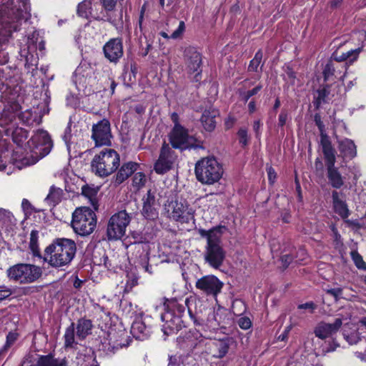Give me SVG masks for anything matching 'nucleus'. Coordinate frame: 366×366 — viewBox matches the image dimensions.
Listing matches in <instances>:
<instances>
[{
    "instance_id": "1",
    "label": "nucleus",
    "mask_w": 366,
    "mask_h": 366,
    "mask_svg": "<svg viewBox=\"0 0 366 366\" xmlns=\"http://www.w3.org/2000/svg\"><path fill=\"white\" fill-rule=\"evenodd\" d=\"M225 229L224 226L219 225L209 230L204 229L198 230L199 235L207 239L204 259L214 269H219L223 264L226 257V252L221 245L222 235Z\"/></svg>"
},
{
    "instance_id": "2",
    "label": "nucleus",
    "mask_w": 366,
    "mask_h": 366,
    "mask_svg": "<svg viewBox=\"0 0 366 366\" xmlns=\"http://www.w3.org/2000/svg\"><path fill=\"white\" fill-rule=\"evenodd\" d=\"M76 252L74 241L59 238L55 239L45 249V255L49 257V264L54 267L69 264L74 259Z\"/></svg>"
},
{
    "instance_id": "3",
    "label": "nucleus",
    "mask_w": 366,
    "mask_h": 366,
    "mask_svg": "<svg viewBox=\"0 0 366 366\" xmlns=\"http://www.w3.org/2000/svg\"><path fill=\"white\" fill-rule=\"evenodd\" d=\"M31 147L30 153L16 162V166L21 169L36 164L39 159L46 156L51 150L53 142L50 135L44 130L39 131L29 142Z\"/></svg>"
},
{
    "instance_id": "4",
    "label": "nucleus",
    "mask_w": 366,
    "mask_h": 366,
    "mask_svg": "<svg viewBox=\"0 0 366 366\" xmlns=\"http://www.w3.org/2000/svg\"><path fill=\"white\" fill-rule=\"evenodd\" d=\"M194 173L197 179L203 184H214L222 178V165L214 157H203L195 164Z\"/></svg>"
},
{
    "instance_id": "5",
    "label": "nucleus",
    "mask_w": 366,
    "mask_h": 366,
    "mask_svg": "<svg viewBox=\"0 0 366 366\" xmlns=\"http://www.w3.org/2000/svg\"><path fill=\"white\" fill-rule=\"evenodd\" d=\"M120 158L119 154L113 149H104L96 154L92 162V172L101 177H108L119 167Z\"/></svg>"
},
{
    "instance_id": "6",
    "label": "nucleus",
    "mask_w": 366,
    "mask_h": 366,
    "mask_svg": "<svg viewBox=\"0 0 366 366\" xmlns=\"http://www.w3.org/2000/svg\"><path fill=\"white\" fill-rule=\"evenodd\" d=\"M96 226V214L89 207H79L73 212L71 227L78 235L82 237L89 235L94 232Z\"/></svg>"
},
{
    "instance_id": "7",
    "label": "nucleus",
    "mask_w": 366,
    "mask_h": 366,
    "mask_svg": "<svg viewBox=\"0 0 366 366\" xmlns=\"http://www.w3.org/2000/svg\"><path fill=\"white\" fill-rule=\"evenodd\" d=\"M94 325L92 321L85 317L80 318L76 323L71 322L66 328L64 340L65 348H74L78 344L75 340H84L89 335L92 334Z\"/></svg>"
},
{
    "instance_id": "8",
    "label": "nucleus",
    "mask_w": 366,
    "mask_h": 366,
    "mask_svg": "<svg viewBox=\"0 0 366 366\" xmlns=\"http://www.w3.org/2000/svg\"><path fill=\"white\" fill-rule=\"evenodd\" d=\"M41 267L32 264L19 263L7 269L8 277L20 284L36 282L42 275Z\"/></svg>"
},
{
    "instance_id": "9",
    "label": "nucleus",
    "mask_w": 366,
    "mask_h": 366,
    "mask_svg": "<svg viewBox=\"0 0 366 366\" xmlns=\"http://www.w3.org/2000/svg\"><path fill=\"white\" fill-rule=\"evenodd\" d=\"M131 221V217L125 211H120L113 214L108 222L107 234L109 240L121 239L126 232V228Z\"/></svg>"
},
{
    "instance_id": "10",
    "label": "nucleus",
    "mask_w": 366,
    "mask_h": 366,
    "mask_svg": "<svg viewBox=\"0 0 366 366\" xmlns=\"http://www.w3.org/2000/svg\"><path fill=\"white\" fill-rule=\"evenodd\" d=\"M164 209L168 217L174 221L188 223L194 219V212L186 202L170 201L165 204Z\"/></svg>"
},
{
    "instance_id": "11",
    "label": "nucleus",
    "mask_w": 366,
    "mask_h": 366,
    "mask_svg": "<svg viewBox=\"0 0 366 366\" xmlns=\"http://www.w3.org/2000/svg\"><path fill=\"white\" fill-rule=\"evenodd\" d=\"M327 168V177L330 185L340 189L344 185V178L337 167H335L336 152L334 148L322 151Z\"/></svg>"
},
{
    "instance_id": "12",
    "label": "nucleus",
    "mask_w": 366,
    "mask_h": 366,
    "mask_svg": "<svg viewBox=\"0 0 366 366\" xmlns=\"http://www.w3.org/2000/svg\"><path fill=\"white\" fill-rule=\"evenodd\" d=\"M112 138L111 124L108 119H103L92 125L91 139L94 142L95 147L111 146Z\"/></svg>"
},
{
    "instance_id": "13",
    "label": "nucleus",
    "mask_w": 366,
    "mask_h": 366,
    "mask_svg": "<svg viewBox=\"0 0 366 366\" xmlns=\"http://www.w3.org/2000/svg\"><path fill=\"white\" fill-rule=\"evenodd\" d=\"M184 59L187 71L189 75L194 74L193 81L198 82L202 79V56L194 47H187L184 51Z\"/></svg>"
},
{
    "instance_id": "14",
    "label": "nucleus",
    "mask_w": 366,
    "mask_h": 366,
    "mask_svg": "<svg viewBox=\"0 0 366 366\" xmlns=\"http://www.w3.org/2000/svg\"><path fill=\"white\" fill-rule=\"evenodd\" d=\"M224 283L214 275H205L198 279L195 287L200 292L207 295L216 297L222 290Z\"/></svg>"
},
{
    "instance_id": "15",
    "label": "nucleus",
    "mask_w": 366,
    "mask_h": 366,
    "mask_svg": "<svg viewBox=\"0 0 366 366\" xmlns=\"http://www.w3.org/2000/svg\"><path fill=\"white\" fill-rule=\"evenodd\" d=\"M177 154L168 144L164 142L160 149L159 157L154 164V170L157 174H164L170 170L177 159Z\"/></svg>"
},
{
    "instance_id": "16",
    "label": "nucleus",
    "mask_w": 366,
    "mask_h": 366,
    "mask_svg": "<svg viewBox=\"0 0 366 366\" xmlns=\"http://www.w3.org/2000/svg\"><path fill=\"white\" fill-rule=\"evenodd\" d=\"M169 142L172 148L184 149L192 146L193 137L189 135L188 130L182 126L174 127L169 134Z\"/></svg>"
},
{
    "instance_id": "17",
    "label": "nucleus",
    "mask_w": 366,
    "mask_h": 366,
    "mask_svg": "<svg viewBox=\"0 0 366 366\" xmlns=\"http://www.w3.org/2000/svg\"><path fill=\"white\" fill-rule=\"evenodd\" d=\"M161 318L164 322L162 330L164 334L167 336L176 333L182 327H186L183 319L181 317L177 316L175 312L166 311L162 315Z\"/></svg>"
},
{
    "instance_id": "18",
    "label": "nucleus",
    "mask_w": 366,
    "mask_h": 366,
    "mask_svg": "<svg viewBox=\"0 0 366 366\" xmlns=\"http://www.w3.org/2000/svg\"><path fill=\"white\" fill-rule=\"evenodd\" d=\"M103 52L105 58L110 62L117 63L124 54L122 39H111L103 46Z\"/></svg>"
},
{
    "instance_id": "19",
    "label": "nucleus",
    "mask_w": 366,
    "mask_h": 366,
    "mask_svg": "<svg viewBox=\"0 0 366 366\" xmlns=\"http://www.w3.org/2000/svg\"><path fill=\"white\" fill-rule=\"evenodd\" d=\"M155 191L149 189L145 196H144L143 207L142 210V215L147 219L154 220L158 218L159 204L157 203Z\"/></svg>"
},
{
    "instance_id": "20",
    "label": "nucleus",
    "mask_w": 366,
    "mask_h": 366,
    "mask_svg": "<svg viewBox=\"0 0 366 366\" xmlns=\"http://www.w3.org/2000/svg\"><path fill=\"white\" fill-rule=\"evenodd\" d=\"M342 320L341 318H336L334 323H320L315 329L316 337L324 340L335 334L341 327Z\"/></svg>"
},
{
    "instance_id": "21",
    "label": "nucleus",
    "mask_w": 366,
    "mask_h": 366,
    "mask_svg": "<svg viewBox=\"0 0 366 366\" xmlns=\"http://www.w3.org/2000/svg\"><path fill=\"white\" fill-rule=\"evenodd\" d=\"M139 164L134 162H128L123 164L117 174L114 177V183L119 185L134 174L138 169Z\"/></svg>"
},
{
    "instance_id": "22",
    "label": "nucleus",
    "mask_w": 366,
    "mask_h": 366,
    "mask_svg": "<svg viewBox=\"0 0 366 366\" xmlns=\"http://www.w3.org/2000/svg\"><path fill=\"white\" fill-rule=\"evenodd\" d=\"M150 332V327L146 326L141 319H137L133 322L131 327V333L137 340H144L147 339L149 336Z\"/></svg>"
},
{
    "instance_id": "23",
    "label": "nucleus",
    "mask_w": 366,
    "mask_h": 366,
    "mask_svg": "<svg viewBox=\"0 0 366 366\" xmlns=\"http://www.w3.org/2000/svg\"><path fill=\"white\" fill-rule=\"evenodd\" d=\"M314 121L315 124L318 127L320 133V145L322 151H325L330 149H332V142L325 132V126L322 121L321 116L319 113L314 115Z\"/></svg>"
},
{
    "instance_id": "24",
    "label": "nucleus",
    "mask_w": 366,
    "mask_h": 366,
    "mask_svg": "<svg viewBox=\"0 0 366 366\" xmlns=\"http://www.w3.org/2000/svg\"><path fill=\"white\" fill-rule=\"evenodd\" d=\"M338 148L344 157L354 158L357 155L356 146L354 142L349 139H344L338 142Z\"/></svg>"
},
{
    "instance_id": "25",
    "label": "nucleus",
    "mask_w": 366,
    "mask_h": 366,
    "mask_svg": "<svg viewBox=\"0 0 366 366\" xmlns=\"http://www.w3.org/2000/svg\"><path fill=\"white\" fill-rule=\"evenodd\" d=\"M332 202L334 209L342 219H346L350 215V212L347 208V204L341 200L339 197V193L337 191H333L332 193Z\"/></svg>"
},
{
    "instance_id": "26",
    "label": "nucleus",
    "mask_w": 366,
    "mask_h": 366,
    "mask_svg": "<svg viewBox=\"0 0 366 366\" xmlns=\"http://www.w3.org/2000/svg\"><path fill=\"white\" fill-rule=\"evenodd\" d=\"M117 1H118V0H102L103 7L104 8L105 11L107 12V16L106 17L97 16V17L94 18V20L109 21V22L117 21V19L114 18L112 16L117 11L115 10V6L117 5Z\"/></svg>"
},
{
    "instance_id": "27",
    "label": "nucleus",
    "mask_w": 366,
    "mask_h": 366,
    "mask_svg": "<svg viewBox=\"0 0 366 366\" xmlns=\"http://www.w3.org/2000/svg\"><path fill=\"white\" fill-rule=\"evenodd\" d=\"M218 112L215 110H205L201 117V122L206 131L212 132L216 127L215 117Z\"/></svg>"
},
{
    "instance_id": "28",
    "label": "nucleus",
    "mask_w": 366,
    "mask_h": 366,
    "mask_svg": "<svg viewBox=\"0 0 366 366\" xmlns=\"http://www.w3.org/2000/svg\"><path fill=\"white\" fill-rule=\"evenodd\" d=\"M36 366H67L66 359L55 358L51 354L41 355L36 362Z\"/></svg>"
},
{
    "instance_id": "29",
    "label": "nucleus",
    "mask_w": 366,
    "mask_h": 366,
    "mask_svg": "<svg viewBox=\"0 0 366 366\" xmlns=\"http://www.w3.org/2000/svg\"><path fill=\"white\" fill-rule=\"evenodd\" d=\"M16 224V219L8 209L0 208V228L9 230Z\"/></svg>"
},
{
    "instance_id": "30",
    "label": "nucleus",
    "mask_w": 366,
    "mask_h": 366,
    "mask_svg": "<svg viewBox=\"0 0 366 366\" xmlns=\"http://www.w3.org/2000/svg\"><path fill=\"white\" fill-rule=\"evenodd\" d=\"M63 195L64 192L61 188L52 185L50 187L49 194L46 197L44 201L49 206L55 207L56 205L61 202Z\"/></svg>"
},
{
    "instance_id": "31",
    "label": "nucleus",
    "mask_w": 366,
    "mask_h": 366,
    "mask_svg": "<svg viewBox=\"0 0 366 366\" xmlns=\"http://www.w3.org/2000/svg\"><path fill=\"white\" fill-rule=\"evenodd\" d=\"M362 48L351 49L347 52H343L341 54H333L332 56L334 60L337 62L347 61L350 64L356 61L359 56Z\"/></svg>"
},
{
    "instance_id": "32",
    "label": "nucleus",
    "mask_w": 366,
    "mask_h": 366,
    "mask_svg": "<svg viewBox=\"0 0 366 366\" xmlns=\"http://www.w3.org/2000/svg\"><path fill=\"white\" fill-rule=\"evenodd\" d=\"M330 95V85L326 84L317 90V96H315L313 104L319 109L322 103H327Z\"/></svg>"
},
{
    "instance_id": "33",
    "label": "nucleus",
    "mask_w": 366,
    "mask_h": 366,
    "mask_svg": "<svg viewBox=\"0 0 366 366\" xmlns=\"http://www.w3.org/2000/svg\"><path fill=\"white\" fill-rule=\"evenodd\" d=\"M91 10L92 1L84 0L78 5L77 14L79 16H81L91 21H92V19H94L95 18L92 16Z\"/></svg>"
},
{
    "instance_id": "34",
    "label": "nucleus",
    "mask_w": 366,
    "mask_h": 366,
    "mask_svg": "<svg viewBox=\"0 0 366 366\" xmlns=\"http://www.w3.org/2000/svg\"><path fill=\"white\" fill-rule=\"evenodd\" d=\"M112 337H110L109 340H105L102 342V350L107 353V355L114 354L117 350L119 348H122L123 347H127L129 345V342L127 344L122 342H117L115 341H112Z\"/></svg>"
},
{
    "instance_id": "35",
    "label": "nucleus",
    "mask_w": 366,
    "mask_h": 366,
    "mask_svg": "<svg viewBox=\"0 0 366 366\" xmlns=\"http://www.w3.org/2000/svg\"><path fill=\"white\" fill-rule=\"evenodd\" d=\"M215 346L217 349V352L213 355V357L216 358H222L228 352L230 340L229 338L219 340L215 342Z\"/></svg>"
},
{
    "instance_id": "36",
    "label": "nucleus",
    "mask_w": 366,
    "mask_h": 366,
    "mask_svg": "<svg viewBox=\"0 0 366 366\" xmlns=\"http://www.w3.org/2000/svg\"><path fill=\"white\" fill-rule=\"evenodd\" d=\"M38 239L39 231L35 229L32 230L30 234L29 248L34 256L41 257Z\"/></svg>"
},
{
    "instance_id": "37",
    "label": "nucleus",
    "mask_w": 366,
    "mask_h": 366,
    "mask_svg": "<svg viewBox=\"0 0 366 366\" xmlns=\"http://www.w3.org/2000/svg\"><path fill=\"white\" fill-rule=\"evenodd\" d=\"M81 194L86 197H88L94 209H97V207L96 205L97 202L95 198L97 194V189L89 185H84L81 187Z\"/></svg>"
},
{
    "instance_id": "38",
    "label": "nucleus",
    "mask_w": 366,
    "mask_h": 366,
    "mask_svg": "<svg viewBox=\"0 0 366 366\" xmlns=\"http://www.w3.org/2000/svg\"><path fill=\"white\" fill-rule=\"evenodd\" d=\"M207 323L208 327L213 330L218 329L221 324V317L217 311H212L208 314Z\"/></svg>"
},
{
    "instance_id": "39",
    "label": "nucleus",
    "mask_w": 366,
    "mask_h": 366,
    "mask_svg": "<svg viewBox=\"0 0 366 366\" xmlns=\"http://www.w3.org/2000/svg\"><path fill=\"white\" fill-rule=\"evenodd\" d=\"M262 51L259 49L256 52L254 58L250 61L248 66V71L255 72L258 71V68L262 62Z\"/></svg>"
},
{
    "instance_id": "40",
    "label": "nucleus",
    "mask_w": 366,
    "mask_h": 366,
    "mask_svg": "<svg viewBox=\"0 0 366 366\" xmlns=\"http://www.w3.org/2000/svg\"><path fill=\"white\" fill-rule=\"evenodd\" d=\"M147 182V178L143 172H136L132 177V186L139 190L143 187Z\"/></svg>"
},
{
    "instance_id": "41",
    "label": "nucleus",
    "mask_w": 366,
    "mask_h": 366,
    "mask_svg": "<svg viewBox=\"0 0 366 366\" xmlns=\"http://www.w3.org/2000/svg\"><path fill=\"white\" fill-rule=\"evenodd\" d=\"M336 69H337V65L332 60L329 61L325 64V66L323 69V71H322L324 80L325 81L329 80L330 78L335 74V73L336 71Z\"/></svg>"
},
{
    "instance_id": "42",
    "label": "nucleus",
    "mask_w": 366,
    "mask_h": 366,
    "mask_svg": "<svg viewBox=\"0 0 366 366\" xmlns=\"http://www.w3.org/2000/svg\"><path fill=\"white\" fill-rule=\"evenodd\" d=\"M184 30H185L184 24H179L178 28L176 30H174L173 32H172L171 34H169L166 31H161L160 35L166 39L171 38L173 39H177L182 35Z\"/></svg>"
},
{
    "instance_id": "43",
    "label": "nucleus",
    "mask_w": 366,
    "mask_h": 366,
    "mask_svg": "<svg viewBox=\"0 0 366 366\" xmlns=\"http://www.w3.org/2000/svg\"><path fill=\"white\" fill-rule=\"evenodd\" d=\"M350 254L356 267L358 269L366 270V263L363 260L362 257L357 251H352Z\"/></svg>"
},
{
    "instance_id": "44",
    "label": "nucleus",
    "mask_w": 366,
    "mask_h": 366,
    "mask_svg": "<svg viewBox=\"0 0 366 366\" xmlns=\"http://www.w3.org/2000/svg\"><path fill=\"white\" fill-rule=\"evenodd\" d=\"M10 24H0V43L4 42L11 36L12 31Z\"/></svg>"
},
{
    "instance_id": "45",
    "label": "nucleus",
    "mask_w": 366,
    "mask_h": 366,
    "mask_svg": "<svg viewBox=\"0 0 366 366\" xmlns=\"http://www.w3.org/2000/svg\"><path fill=\"white\" fill-rule=\"evenodd\" d=\"M11 109L13 111L11 114H7L6 112L2 114V119H4L7 122H11L15 119L16 115L14 113L21 109V106L19 104H14L11 106Z\"/></svg>"
},
{
    "instance_id": "46",
    "label": "nucleus",
    "mask_w": 366,
    "mask_h": 366,
    "mask_svg": "<svg viewBox=\"0 0 366 366\" xmlns=\"http://www.w3.org/2000/svg\"><path fill=\"white\" fill-rule=\"evenodd\" d=\"M285 74L284 79L291 84H294L296 79L295 72L289 66L284 68Z\"/></svg>"
},
{
    "instance_id": "47",
    "label": "nucleus",
    "mask_w": 366,
    "mask_h": 366,
    "mask_svg": "<svg viewBox=\"0 0 366 366\" xmlns=\"http://www.w3.org/2000/svg\"><path fill=\"white\" fill-rule=\"evenodd\" d=\"M172 309L169 310L172 312H175L177 316L181 317L182 319L184 314L185 313L186 307L184 305H180L176 302L172 303Z\"/></svg>"
},
{
    "instance_id": "48",
    "label": "nucleus",
    "mask_w": 366,
    "mask_h": 366,
    "mask_svg": "<svg viewBox=\"0 0 366 366\" xmlns=\"http://www.w3.org/2000/svg\"><path fill=\"white\" fill-rule=\"evenodd\" d=\"M239 142L242 146H246L248 144V134L247 130L245 128H240L237 132Z\"/></svg>"
},
{
    "instance_id": "49",
    "label": "nucleus",
    "mask_w": 366,
    "mask_h": 366,
    "mask_svg": "<svg viewBox=\"0 0 366 366\" xmlns=\"http://www.w3.org/2000/svg\"><path fill=\"white\" fill-rule=\"evenodd\" d=\"M237 325L242 330H248L252 327V321L247 317H241L237 320Z\"/></svg>"
},
{
    "instance_id": "50",
    "label": "nucleus",
    "mask_w": 366,
    "mask_h": 366,
    "mask_svg": "<svg viewBox=\"0 0 366 366\" xmlns=\"http://www.w3.org/2000/svg\"><path fill=\"white\" fill-rule=\"evenodd\" d=\"M262 86L259 84V85H257V86H255L254 89L244 92L242 94V99L245 102H247L249 99L250 97L257 94L262 89Z\"/></svg>"
},
{
    "instance_id": "51",
    "label": "nucleus",
    "mask_w": 366,
    "mask_h": 366,
    "mask_svg": "<svg viewBox=\"0 0 366 366\" xmlns=\"http://www.w3.org/2000/svg\"><path fill=\"white\" fill-rule=\"evenodd\" d=\"M326 292L332 295L335 301H338L342 296V289L340 287L327 290Z\"/></svg>"
},
{
    "instance_id": "52",
    "label": "nucleus",
    "mask_w": 366,
    "mask_h": 366,
    "mask_svg": "<svg viewBox=\"0 0 366 366\" xmlns=\"http://www.w3.org/2000/svg\"><path fill=\"white\" fill-rule=\"evenodd\" d=\"M85 358L84 366H99V364L96 359V356H94V354L88 355Z\"/></svg>"
},
{
    "instance_id": "53",
    "label": "nucleus",
    "mask_w": 366,
    "mask_h": 366,
    "mask_svg": "<svg viewBox=\"0 0 366 366\" xmlns=\"http://www.w3.org/2000/svg\"><path fill=\"white\" fill-rule=\"evenodd\" d=\"M316 305L313 302H308L304 304L299 305L297 308L300 310H308L311 313L316 309Z\"/></svg>"
},
{
    "instance_id": "54",
    "label": "nucleus",
    "mask_w": 366,
    "mask_h": 366,
    "mask_svg": "<svg viewBox=\"0 0 366 366\" xmlns=\"http://www.w3.org/2000/svg\"><path fill=\"white\" fill-rule=\"evenodd\" d=\"M12 291L6 287H0V301L8 298L11 295Z\"/></svg>"
},
{
    "instance_id": "55",
    "label": "nucleus",
    "mask_w": 366,
    "mask_h": 366,
    "mask_svg": "<svg viewBox=\"0 0 366 366\" xmlns=\"http://www.w3.org/2000/svg\"><path fill=\"white\" fill-rule=\"evenodd\" d=\"M181 359L179 356L171 355L169 357L167 366H180Z\"/></svg>"
},
{
    "instance_id": "56",
    "label": "nucleus",
    "mask_w": 366,
    "mask_h": 366,
    "mask_svg": "<svg viewBox=\"0 0 366 366\" xmlns=\"http://www.w3.org/2000/svg\"><path fill=\"white\" fill-rule=\"evenodd\" d=\"M339 346L335 341L329 342L325 347L322 348V352L325 353L333 352Z\"/></svg>"
},
{
    "instance_id": "57",
    "label": "nucleus",
    "mask_w": 366,
    "mask_h": 366,
    "mask_svg": "<svg viewBox=\"0 0 366 366\" xmlns=\"http://www.w3.org/2000/svg\"><path fill=\"white\" fill-rule=\"evenodd\" d=\"M292 260L293 257L290 254H284L281 257V261L285 267H287Z\"/></svg>"
},
{
    "instance_id": "58",
    "label": "nucleus",
    "mask_w": 366,
    "mask_h": 366,
    "mask_svg": "<svg viewBox=\"0 0 366 366\" xmlns=\"http://www.w3.org/2000/svg\"><path fill=\"white\" fill-rule=\"evenodd\" d=\"M287 119V114L286 112H282L279 115V126L284 127Z\"/></svg>"
},
{
    "instance_id": "59",
    "label": "nucleus",
    "mask_w": 366,
    "mask_h": 366,
    "mask_svg": "<svg viewBox=\"0 0 366 366\" xmlns=\"http://www.w3.org/2000/svg\"><path fill=\"white\" fill-rule=\"evenodd\" d=\"M17 340V334L9 332L6 337V345H11Z\"/></svg>"
},
{
    "instance_id": "60",
    "label": "nucleus",
    "mask_w": 366,
    "mask_h": 366,
    "mask_svg": "<svg viewBox=\"0 0 366 366\" xmlns=\"http://www.w3.org/2000/svg\"><path fill=\"white\" fill-rule=\"evenodd\" d=\"M39 36V32L38 31H34L31 35L29 36L28 38L32 44H36L38 41Z\"/></svg>"
},
{
    "instance_id": "61",
    "label": "nucleus",
    "mask_w": 366,
    "mask_h": 366,
    "mask_svg": "<svg viewBox=\"0 0 366 366\" xmlns=\"http://www.w3.org/2000/svg\"><path fill=\"white\" fill-rule=\"evenodd\" d=\"M345 223L349 227H356L357 229L361 228V225H360V222H358V220H357V219H355V220L346 219L345 220Z\"/></svg>"
},
{
    "instance_id": "62",
    "label": "nucleus",
    "mask_w": 366,
    "mask_h": 366,
    "mask_svg": "<svg viewBox=\"0 0 366 366\" xmlns=\"http://www.w3.org/2000/svg\"><path fill=\"white\" fill-rule=\"evenodd\" d=\"M262 126L260 120H256L254 122L253 124V129L256 133V137H258L259 136V129Z\"/></svg>"
},
{
    "instance_id": "63",
    "label": "nucleus",
    "mask_w": 366,
    "mask_h": 366,
    "mask_svg": "<svg viewBox=\"0 0 366 366\" xmlns=\"http://www.w3.org/2000/svg\"><path fill=\"white\" fill-rule=\"evenodd\" d=\"M171 120L174 123V127L182 126L179 122V115L176 112H173L171 114Z\"/></svg>"
},
{
    "instance_id": "64",
    "label": "nucleus",
    "mask_w": 366,
    "mask_h": 366,
    "mask_svg": "<svg viewBox=\"0 0 366 366\" xmlns=\"http://www.w3.org/2000/svg\"><path fill=\"white\" fill-rule=\"evenodd\" d=\"M21 207L24 211H29L31 209V204L26 199H24L21 202Z\"/></svg>"
}]
</instances>
